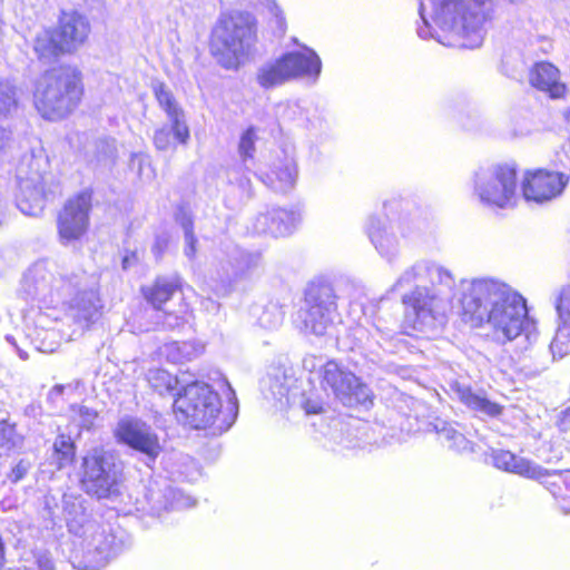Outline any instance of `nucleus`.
Listing matches in <instances>:
<instances>
[{"label":"nucleus","instance_id":"obj_53","mask_svg":"<svg viewBox=\"0 0 570 570\" xmlns=\"http://www.w3.org/2000/svg\"><path fill=\"white\" fill-rule=\"evenodd\" d=\"M36 564V570H53L52 562L47 554L37 556Z\"/></svg>","mask_w":570,"mask_h":570},{"label":"nucleus","instance_id":"obj_24","mask_svg":"<svg viewBox=\"0 0 570 570\" xmlns=\"http://www.w3.org/2000/svg\"><path fill=\"white\" fill-rule=\"evenodd\" d=\"M366 232L372 244L382 257L386 258L389 262L396 257L400 242L392 226L387 227L385 223L377 217H370Z\"/></svg>","mask_w":570,"mask_h":570},{"label":"nucleus","instance_id":"obj_29","mask_svg":"<svg viewBox=\"0 0 570 570\" xmlns=\"http://www.w3.org/2000/svg\"><path fill=\"white\" fill-rule=\"evenodd\" d=\"M256 81L264 89H272L291 81L284 57L263 63L257 69Z\"/></svg>","mask_w":570,"mask_h":570},{"label":"nucleus","instance_id":"obj_58","mask_svg":"<svg viewBox=\"0 0 570 570\" xmlns=\"http://www.w3.org/2000/svg\"><path fill=\"white\" fill-rule=\"evenodd\" d=\"M562 120L566 125L567 130L570 132V109L566 108L561 112Z\"/></svg>","mask_w":570,"mask_h":570},{"label":"nucleus","instance_id":"obj_23","mask_svg":"<svg viewBox=\"0 0 570 570\" xmlns=\"http://www.w3.org/2000/svg\"><path fill=\"white\" fill-rule=\"evenodd\" d=\"M297 167L293 157L284 155L269 167V170L262 176L263 183L277 193H287L296 181Z\"/></svg>","mask_w":570,"mask_h":570},{"label":"nucleus","instance_id":"obj_40","mask_svg":"<svg viewBox=\"0 0 570 570\" xmlns=\"http://www.w3.org/2000/svg\"><path fill=\"white\" fill-rule=\"evenodd\" d=\"M249 168L247 163L232 166L227 170V178L229 184L237 186L244 196L249 197L252 195V184L249 178Z\"/></svg>","mask_w":570,"mask_h":570},{"label":"nucleus","instance_id":"obj_59","mask_svg":"<svg viewBox=\"0 0 570 570\" xmlns=\"http://www.w3.org/2000/svg\"><path fill=\"white\" fill-rule=\"evenodd\" d=\"M137 160H138V165H139V169H138L139 170V175H140V177H144V175H145L144 174V167L145 166L149 167V161L145 157H138Z\"/></svg>","mask_w":570,"mask_h":570},{"label":"nucleus","instance_id":"obj_13","mask_svg":"<svg viewBox=\"0 0 570 570\" xmlns=\"http://www.w3.org/2000/svg\"><path fill=\"white\" fill-rule=\"evenodd\" d=\"M153 91L159 107L166 112L171 126H163L155 130L154 145L158 150H168L173 147V140L185 145L189 139V129L185 121L184 110L178 105L169 88L160 82H153Z\"/></svg>","mask_w":570,"mask_h":570},{"label":"nucleus","instance_id":"obj_32","mask_svg":"<svg viewBox=\"0 0 570 570\" xmlns=\"http://www.w3.org/2000/svg\"><path fill=\"white\" fill-rule=\"evenodd\" d=\"M428 261H417L406 267L392 286L393 291H402L417 285H425L426 273L429 272Z\"/></svg>","mask_w":570,"mask_h":570},{"label":"nucleus","instance_id":"obj_60","mask_svg":"<svg viewBox=\"0 0 570 570\" xmlns=\"http://www.w3.org/2000/svg\"><path fill=\"white\" fill-rule=\"evenodd\" d=\"M40 351H43V352H51L53 351V347L50 345H46L45 342H42L41 346L38 347Z\"/></svg>","mask_w":570,"mask_h":570},{"label":"nucleus","instance_id":"obj_15","mask_svg":"<svg viewBox=\"0 0 570 570\" xmlns=\"http://www.w3.org/2000/svg\"><path fill=\"white\" fill-rule=\"evenodd\" d=\"M114 433L118 443L141 454L147 465L154 463L163 451L159 438L153 428L137 417H122Z\"/></svg>","mask_w":570,"mask_h":570},{"label":"nucleus","instance_id":"obj_61","mask_svg":"<svg viewBox=\"0 0 570 570\" xmlns=\"http://www.w3.org/2000/svg\"><path fill=\"white\" fill-rule=\"evenodd\" d=\"M167 325H168L169 327H175V326H177V325H178V317H175V321H174V322L168 321V322H167Z\"/></svg>","mask_w":570,"mask_h":570},{"label":"nucleus","instance_id":"obj_14","mask_svg":"<svg viewBox=\"0 0 570 570\" xmlns=\"http://www.w3.org/2000/svg\"><path fill=\"white\" fill-rule=\"evenodd\" d=\"M322 383L330 387L335 397L346 406L371 402V391L360 379L335 361H328L322 368Z\"/></svg>","mask_w":570,"mask_h":570},{"label":"nucleus","instance_id":"obj_39","mask_svg":"<svg viewBox=\"0 0 570 570\" xmlns=\"http://www.w3.org/2000/svg\"><path fill=\"white\" fill-rule=\"evenodd\" d=\"M283 117L288 120L297 121L299 126L308 130L321 128L323 125L322 118L314 117V119H312L308 117L307 111L298 104L288 105L283 112Z\"/></svg>","mask_w":570,"mask_h":570},{"label":"nucleus","instance_id":"obj_21","mask_svg":"<svg viewBox=\"0 0 570 570\" xmlns=\"http://www.w3.org/2000/svg\"><path fill=\"white\" fill-rule=\"evenodd\" d=\"M56 31L62 51L72 52L85 43L90 32V26L86 17L77 12H70L61 16Z\"/></svg>","mask_w":570,"mask_h":570},{"label":"nucleus","instance_id":"obj_20","mask_svg":"<svg viewBox=\"0 0 570 570\" xmlns=\"http://www.w3.org/2000/svg\"><path fill=\"white\" fill-rule=\"evenodd\" d=\"M297 222L296 213L283 208H273L266 213H259L253 220L252 228L256 234L281 237L291 234Z\"/></svg>","mask_w":570,"mask_h":570},{"label":"nucleus","instance_id":"obj_41","mask_svg":"<svg viewBox=\"0 0 570 570\" xmlns=\"http://www.w3.org/2000/svg\"><path fill=\"white\" fill-rule=\"evenodd\" d=\"M69 415L80 430H89L94 426L98 412L85 405L75 404L70 406Z\"/></svg>","mask_w":570,"mask_h":570},{"label":"nucleus","instance_id":"obj_51","mask_svg":"<svg viewBox=\"0 0 570 570\" xmlns=\"http://www.w3.org/2000/svg\"><path fill=\"white\" fill-rule=\"evenodd\" d=\"M557 164L570 171V141L566 142L557 153Z\"/></svg>","mask_w":570,"mask_h":570},{"label":"nucleus","instance_id":"obj_31","mask_svg":"<svg viewBox=\"0 0 570 570\" xmlns=\"http://www.w3.org/2000/svg\"><path fill=\"white\" fill-rule=\"evenodd\" d=\"M204 348L197 341L171 342L164 346L163 354L171 363H184L199 356Z\"/></svg>","mask_w":570,"mask_h":570},{"label":"nucleus","instance_id":"obj_22","mask_svg":"<svg viewBox=\"0 0 570 570\" xmlns=\"http://www.w3.org/2000/svg\"><path fill=\"white\" fill-rule=\"evenodd\" d=\"M492 461L495 468L528 479L541 480L551 475L548 470L539 464L505 450L494 451Z\"/></svg>","mask_w":570,"mask_h":570},{"label":"nucleus","instance_id":"obj_56","mask_svg":"<svg viewBox=\"0 0 570 570\" xmlns=\"http://www.w3.org/2000/svg\"><path fill=\"white\" fill-rule=\"evenodd\" d=\"M63 390H65V385H61V384L55 385L49 392V397L51 400H56L63 393Z\"/></svg>","mask_w":570,"mask_h":570},{"label":"nucleus","instance_id":"obj_37","mask_svg":"<svg viewBox=\"0 0 570 570\" xmlns=\"http://www.w3.org/2000/svg\"><path fill=\"white\" fill-rule=\"evenodd\" d=\"M53 459L58 469L70 465L75 459V444L70 436L60 434L53 443Z\"/></svg>","mask_w":570,"mask_h":570},{"label":"nucleus","instance_id":"obj_45","mask_svg":"<svg viewBox=\"0 0 570 570\" xmlns=\"http://www.w3.org/2000/svg\"><path fill=\"white\" fill-rule=\"evenodd\" d=\"M181 226L184 228V234H185V255L189 258V259H193L196 255V243H197V239L193 233V224L190 222L189 218L185 217L183 218L181 220Z\"/></svg>","mask_w":570,"mask_h":570},{"label":"nucleus","instance_id":"obj_46","mask_svg":"<svg viewBox=\"0 0 570 570\" xmlns=\"http://www.w3.org/2000/svg\"><path fill=\"white\" fill-rule=\"evenodd\" d=\"M259 322L266 328H276L283 322V313L276 306L268 307L261 315Z\"/></svg>","mask_w":570,"mask_h":570},{"label":"nucleus","instance_id":"obj_30","mask_svg":"<svg viewBox=\"0 0 570 570\" xmlns=\"http://www.w3.org/2000/svg\"><path fill=\"white\" fill-rule=\"evenodd\" d=\"M179 289V282L176 278L158 277L153 285L144 286V297L157 309L169 301Z\"/></svg>","mask_w":570,"mask_h":570},{"label":"nucleus","instance_id":"obj_62","mask_svg":"<svg viewBox=\"0 0 570 570\" xmlns=\"http://www.w3.org/2000/svg\"><path fill=\"white\" fill-rule=\"evenodd\" d=\"M153 176H154L153 174H146V178H147V179L153 178Z\"/></svg>","mask_w":570,"mask_h":570},{"label":"nucleus","instance_id":"obj_38","mask_svg":"<svg viewBox=\"0 0 570 570\" xmlns=\"http://www.w3.org/2000/svg\"><path fill=\"white\" fill-rule=\"evenodd\" d=\"M147 381L150 387L159 394L174 391L178 384L177 377L163 368L149 370Z\"/></svg>","mask_w":570,"mask_h":570},{"label":"nucleus","instance_id":"obj_6","mask_svg":"<svg viewBox=\"0 0 570 570\" xmlns=\"http://www.w3.org/2000/svg\"><path fill=\"white\" fill-rule=\"evenodd\" d=\"M83 94L80 71L70 66L46 72L35 90V107L48 120H59L70 115Z\"/></svg>","mask_w":570,"mask_h":570},{"label":"nucleus","instance_id":"obj_33","mask_svg":"<svg viewBox=\"0 0 570 570\" xmlns=\"http://www.w3.org/2000/svg\"><path fill=\"white\" fill-rule=\"evenodd\" d=\"M435 430L440 442L444 446L459 452L470 451L472 449L470 441L452 424L440 422L435 424Z\"/></svg>","mask_w":570,"mask_h":570},{"label":"nucleus","instance_id":"obj_35","mask_svg":"<svg viewBox=\"0 0 570 570\" xmlns=\"http://www.w3.org/2000/svg\"><path fill=\"white\" fill-rule=\"evenodd\" d=\"M247 6L265 12L269 16L271 22L275 26L276 31L283 35L286 30V18L275 0H246Z\"/></svg>","mask_w":570,"mask_h":570},{"label":"nucleus","instance_id":"obj_19","mask_svg":"<svg viewBox=\"0 0 570 570\" xmlns=\"http://www.w3.org/2000/svg\"><path fill=\"white\" fill-rule=\"evenodd\" d=\"M283 57L291 81L302 79L309 85L317 82L322 72V60L313 49L287 52Z\"/></svg>","mask_w":570,"mask_h":570},{"label":"nucleus","instance_id":"obj_5","mask_svg":"<svg viewBox=\"0 0 570 570\" xmlns=\"http://www.w3.org/2000/svg\"><path fill=\"white\" fill-rule=\"evenodd\" d=\"M230 391L227 410H222V401L216 391L205 383L195 381L186 384L174 401V413L178 422L191 429H210L213 434L227 431L237 416L238 405L235 392Z\"/></svg>","mask_w":570,"mask_h":570},{"label":"nucleus","instance_id":"obj_34","mask_svg":"<svg viewBox=\"0 0 570 570\" xmlns=\"http://www.w3.org/2000/svg\"><path fill=\"white\" fill-rule=\"evenodd\" d=\"M33 49L39 59L50 60L63 52L56 30H43L37 35Z\"/></svg>","mask_w":570,"mask_h":570},{"label":"nucleus","instance_id":"obj_43","mask_svg":"<svg viewBox=\"0 0 570 570\" xmlns=\"http://www.w3.org/2000/svg\"><path fill=\"white\" fill-rule=\"evenodd\" d=\"M18 107L16 88L7 81L0 82V118L7 117Z\"/></svg>","mask_w":570,"mask_h":570},{"label":"nucleus","instance_id":"obj_28","mask_svg":"<svg viewBox=\"0 0 570 570\" xmlns=\"http://www.w3.org/2000/svg\"><path fill=\"white\" fill-rule=\"evenodd\" d=\"M62 511L69 531L75 535L83 531L88 523H96V521L89 519L86 508L83 507V499L80 497L65 494L62 499Z\"/></svg>","mask_w":570,"mask_h":570},{"label":"nucleus","instance_id":"obj_49","mask_svg":"<svg viewBox=\"0 0 570 570\" xmlns=\"http://www.w3.org/2000/svg\"><path fill=\"white\" fill-rule=\"evenodd\" d=\"M31 464L29 461L21 459L16 463L7 476L12 483H17L24 478Z\"/></svg>","mask_w":570,"mask_h":570},{"label":"nucleus","instance_id":"obj_55","mask_svg":"<svg viewBox=\"0 0 570 570\" xmlns=\"http://www.w3.org/2000/svg\"><path fill=\"white\" fill-rule=\"evenodd\" d=\"M138 261V256L135 252L126 254L122 258V268L128 269Z\"/></svg>","mask_w":570,"mask_h":570},{"label":"nucleus","instance_id":"obj_9","mask_svg":"<svg viewBox=\"0 0 570 570\" xmlns=\"http://www.w3.org/2000/svg\"><path fill=\"white\" fill-rule=\"evenodd\" d=\"M337 298L331 282L323 278L311 282L305 291L304 307L298 315L305 331L324 335L340 316Z\"/></svg>","mask_w":570,"mask_h":570},{"label":"nucleus","instance_id":"obj_42","mask_svg":"<svg viewBox=\"0 0 570 570\" xmlns=\"http://www.w3.org/2000/svg\"><path fill=\"white\" fill-rule=\"evenodd\" d=\"M165 509L180 510L195 505V500L177 488L168 487L164 493Z\"/></svg>","mask_w":570,"mask_h":570},{"label":"nucleus","instance_id":"obj_2","mask_svg":"<svg viewBox=\"0 0 570 570\" xmlns=\"http://www.w3.org/2000/svg\"><path fill=\"white\" fill-rule=\"evenodd\" d=\"M461 318L471 327L488 326L494 340L505 344L524 335H537L535 322L529 317L525 299L508 284L490 277L462 283Z\"/></svg>","mask_w":570,"mask_h":570},{"label":"nucleus","instance_id":"obj_54","mask_svg":"<svg viewBox=\"0 0 570 570\" xmlns=\"http://www.w3.org/2000/svg\"><path fill=\"white\" fill-rule=\"evenodd\" d=\"M166 247H167V239L165 237H157V239L153 246V252L158 257L161 255V253L165 250Z\"/></svg>","mask_w":570,"mask_h":570},{"label":"nucleus","instance_id":"obj_50","mask_svg":"<svg viewBox=\"0 0 570 570\" xmlns=\"http://www.w3.org/2000/svg\"><path fill=\"white\" fill-rule=\"evenodd\" d=\"M12 145L11 132L0 126V163L7 157Z\"/></svg>","mask_w":570,"mask_h":570},{"label":"nucleus","instance_id":"obj_4","mask_svg":"<svg viewBox=\"0 0 570 570\" xmlns=\"http://www.w3.org/2000/svg\"><path fill=\"white\" fill-rule=\"evenodd\" d=\"M428 266L425 285H417L402 296L405 327L426 335L444 323L455 285L448 268L433 261H428Z\"/></svg>","mask_w":570,"mask_h":570},{"label":"nucleus","instance_id":"obj_26","mask_svg":"<svg viewBox=\"0 0 570 570\" xmlns=\"http://www.w3.org/2000/svg\"><path fill=\"white\" fill-rule=\"evenodd\" d=\"M259 265V256L243 250L239 247H233L228 253L226 261L222 262V268L225 277L230 282H236L250 276Z\"/></svg>","mask_w":570,"mask_h":570},{"label":"nucleus","instance_id":"obj_48","mask_svg":"<svg viewBox=\"0 0 570 570\" xmlns=\"http://www.w3.org/2000/svg\"><path fill=\"white\" fill-rule=\"evenodd\" d=\"M392 337L391 331H384L379 325L374 324L373 330L370 332V336L365 342L368 348H372L374 344L382 345L381 341H386Z\"/></svg>","mask_w":570,"mask_h":570},{"label":"nucleus","instance_id":"obj_11","mask_svg":"<svg viewBox=\"0 0 570 570\" xmlns=\"http://www.w3.org/2000/svg\"><path fill=\"white\" fill-rule=\"evenodd\" d=\"M81 469L80 482L86 493L101 499L117 491L120 470L110 451L94 448L82 458Z\"/></svg>","mask_w":570,"mask_h":570},{"label":"nucleus","instance_id":"obj_27","mask_svg":"<svg viewBox=\"0 0 570 570\" xmlns=\"http://www.w3.org/2000/svg\"><path fill=\"white\" fill-rule=\"evenodd\" d=\"M454 392L460 402L478 415L495 417L502 413L503 407L499 403L489 400L481 391H474L470 386L459 385Z\"/></svg>","mask_w":570,"mask_h":570},{"label":"nucleus","instance_id":"obj_57","mask_svg":"<svg viewBox=\"0 0 570 570\" xmlns=\"http://www.w3.org/2000/svg\"><path fill=\"white\" fill-rule=\"evenodd\" d=\"M7 341H8L10 344H12V345L17 348L18 354H19V356H20V358H21V360H27V358H28V354H27L24 351L20 350V348L17 346L16 341H14V338H13V337H11V336H7Z\"/></svg>","mask_w":570,"mask_h":570},{"label":"nucleus","instance_id":"obj_8","mask_svg":"<svg viewBox=\"0 0 570 570\" xmlns=\"http://www.w3.org/2000/svg\"><path fill=\"white\" fill-rule=\"evenodd\" d=\"M473 194L491 208H512L519 200L517 170L509 165L480 167L472 178Z\"/></svg>","mask_w":570,"mask_h":570},{"label":"nucleus","instance_id":"obj_12","mask_svg":"<svg viewBox=\"0 0 570 570\" xmlns=\"http://www.w3.org/2000/svg\"><path fill=\"white\" fill-rule=\"evenodd\" d=\"M46 166L41 156L24 157L17 168V206L28 216L41 214L46 202Z\"/></svg>","mask_w":570,"mask_h":570},{"label":"nucleus","instance_id":"obj_47","mask_svg":"<svg viewBox=\"0 0 570 570\" xmlns=\"http://www.w3.org/2000/svg\"><path fill=\"white\" fill-rule=\"evenodd\" d=\"M566 489L559 488V492H553V495L558 499L560 508L566 512H570V471L567 476L562 479Z\"/></svg>","mask_w":570,"mask_h":570},{"label":"nucleus","instance_id":"obj_1","mask_svg":"<svg viewBox=\"0 0 570 570\" xmlns=\"http://www.w3.org/2000/svg\"><path fill=\"white\" fill-rule=\"evenodd\" d=\"M21 292L38 304L40 312L36 326L38 336H56L53 326L68 305L71 317L81 326H88L99 314L96 281L86 273L69 274L57 262L41 259L32 264L23 275Z\"/></svg>","mask_w":570,"mask_h":570},{"label":"nucleus","instance_id":"obj_17","mask_svg":"<svg viewBox=\"0 0 570 570\" xmlns=\"http://www.w3.org/2000/svg\"><path fill=\"white\" fill-rule=\"evenodd\" d=\"M91 194L82 191L70 198L58 217L59 235L63 240H75L87 230Z\"/></svg>","mask_w":570,"mask_h":570},{"label":"nucleus","instance_id":"obj_18","mask_svg":"<svg viewBox=\"0 0 570 570\" xmlns=\"http://www.w3.org/2000/svg\"><path fill=\"white\" fill-rule=\"evenodd\" d=\"M553 305L558 325L550 350L554 358H562L570 354V285L559 289L554 295Z\"/></svg>","mask_w":570,"mask_h":570},{"label":"nucleus","instance_id":"obj_44","mask_svg":"<svg viewBox=\"0 0 570 570\" xmlns=\"http://www.w3.org/2000/svg\"><path fill=\"white\" fill-rule=\"evenodd\" d=\"M257 132L254 127L247 128L240 136L238 142V155L244 164L253 159Z\"/></svg>","mask_w":570,"mask_h":570},{"label":"nucleus","instance_id":"obj_25","mask_svg":"<svg viewBox=\"0 0 570 570\" xmlns=\"http://www.w3.org/2000/svg\"><path fill=\"white\" fill-rule=\"evenodd\" d=\"M529 80L533 87L554 99L563 97L567 91L566 85L560 81L559 69L547 61L537 62L531 68Z\"/></svg>","mask_w":570,"mask_h":570},{"label":"nucleus","instance_id":"obj_36","mask_svg":"<svg viewBox=\"0 0 570 570\" xmlns=\"http://www.w3.org/2000/svg\"><path fill=\"white\" fill-rule=\"evenodd\" d=\"M24 436L18 433L14 424L0 421V454L19 452L23 449Z\"/></svg>","mask_w":570,"mask_h":570},{"label":"nucleus","instance_id":"obj_52","mask_svg":"<svg viewBox=\"0 0 570 570\" xmlns=\"http://www.w3.org/2000/svg\"><path fill=\"white\" fill-rule=\"evenodd\" d=\"M302 406L307 414H318L323 411V402L318 397H305Z\"/></svg>","mask_w":570,"mask_h":570},{"label":"nucleus","instance_id":"obj_16","mask_svg":"<svg viewBox=\"0 0 570 570\" xmlns=\"http://www.w3.org/2000/svg\"><path fill=\"white\" fill-rule=\"evenodd\" d=\"M568 181L569 176L561 173L543 169L527 171L521 191L527 202L542 204L560 196Z\"/></svg>","mask_w":570,"mask_h":570},{"label":"nucleus","instance_id":"obj_10","mask_svg":"<svg viewBox=\"0 0 570 570\" xmlns=\"http://www.w3.org/2000/svg\"><path fill=\"white\" fill-rule=\"evenodd\" d=\"M73 541L70 560L79 570H98L116 554L115 538L99 523H88Z\"/></svg>","mask_w":570,"mask_h":570},{"label":"nucleus","instance_id":"obj_7","mask_svg":"<svg viewBox=\"0 0 570 570\" xmlns=\"http://www.w3.org/2000/svg\"><path fill=\"white\" fill-rule=\"evenodd\" d=\"M256 42V19L247 12L234 10L222 13L212 33V51L226 69L237 68Z\"/></svg>","mask_w":570,"mask_h":570},{"label":"nucleus","instance_id":"obj_3","mask_svg":"<svg viewBox=\"0 0 570 570\" xmlns=\"http://www.w3.org/2000/svg\"><path fill=\"white\" fill-rule=\"evenodd\" d=\"M492 9L491 0H428L420 2L422 39L434 38L445 46L478 48L483 41V24Z\"/></svg>","mask_w":570,"mask_h":570}]
</instances>
